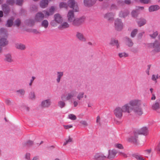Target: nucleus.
I'll use <instances>...</instances> for the list:
<instances>
[{
	"label": "nucleus",
	"mask_w": 160,
	"mask_h": 160,
	"mask_svg": "<svg viewBox=\"0 0 160 160\" xmlns=\"http://www.w3.org/2000/svg\"><path fill=\"white\" fill-rule=\"evenodd\" d=\"M106 158V157L101 153H96L94 156L93 159L94 160H104Z\"/></svg>",
	"instance_id": "9b49d317"
},
{
	"label": "nucleus",
	"mask_w": 160,
	"mask_h": 160,
	"mask_svg": "<svg viewBox=\"0 0 160 160\" xmlns=\"http://www.w3.org/2000/svg\"><path fill=\"white\" fill-rule=\"evenodd\" d=\"M69 25L67 22H64L62 23L58 27V28L60 30H62L63 29L68 28Z\"/></svg>",
	"instance_id": "5701e85b"
},
{
	"label": "nucleus",
	"mask_w": 160,
	"mask_h": 160,
	"mask_svg": "<svg viewBox=\"0 0 160 160\" xmlns=\"http://www.w3.org/2000/svg\"><path fill=\"white\" fill-rule=\"evenodd\" d=\"M58 106L61 108H63L65 106L66 103L63 101H61L58 102Z\"/></svg>",
	"instance_id": "58836bf2"
},
{
	"label": "nucleus",
	"mask_w": 160,
	"mask_h": 160,
	"mask_svg": "<svg viewBox=\"0 0 160 160\" xmlns=\"http://www.w3.org/2000/svg\"><path fill=\"white\" fill-rule=\"evenodd\" d=\"M118 42V40H115L114 39H112L109 43L110 44L114 46L115 44L116 45Z\"/></svg>",
	"instance_id": "8fccbe9b"
},
{
	"label": "nucleus",
	"mask_w": 160,
	"mask_h": 160,
	"mask_svg": "<svg viewBox=\"0 0 160 160\" xmlns=\"http://www.w3.org/2000/svg\"><path fill=\"white\" fill-rule=\"evenodd\" d=\"M152 108L154 110H156L160 108V106L158 102H156L152 106Z\"/></svg>",
	"instance_id": "c9c22d12"
},
{
	"label": "nucleus",
	"mask_w": 160,
	"mask_h": 160,
	"mask_svg": "<svg viewBox=\"0 0 160 160\" xmlns=\"http://www.w3.org/2000/svg\"><path fill=\"white\" fill-rule=\"evenodd\" d=\"M76 36L77 39L81 42H85L86 41V39L82 33L78 32H77Z\"/></svg>",
	"instance_id": "ddd939ff"
},
{
	"label": "nucleus",
	"mask_w": 160,
	"mask_h": 160,
	"mask_svg": "<svg viewBox=\"0 0 160 160\" xmlns=\"http://www.w3.org/2000/svg\"><path fill=\"white\" fill-rule=\"evenodd\" d=\"M30 154L29 153H27L26 154L25 158L28 160H30Z\"/></svg>",
	"instance_id": "680f3d73"
},
{
	"label": "nucleus",
	"mask_w": 160,
	"mask_h": 160,
	"mask_svg": "<svg viewBox=\"0 0 160 160\" xmlns=\"http://www.w3.org/2000/svg\"><path fill=\"white\" fill-rule=\"evenodd\" d=\"M130 51L134 53H136L138 52V50L137 48H132L130 49Z\"/></svg>",
	"instance_id": "e2e57ef3"
},
{
	"label": "nucleus",
	"mask_w": 160,
	"mask_h": 160,
	"mask_svg": "<svg viewBox=\"0 0 160 160\" xmlns=\"http://www.w3.org/2000/svg\"><path fill=\"white\" fill-rule=\"evenodd\" d=\"M60 8H67L68 7V4L67 3L63 2H61L59 4Z\"/></svg>",
	"instance_id": "f704fd0d"
},
{
	"label": "nucleus",
	"mask_w": 160,
	"mask_h": 160,
	"mask_svg": "<svg viewBox=\"0 0 160 160\" xmlns=\"http://www.w3.org/2000/svg\"><path fill=\"white\" fill-rule=\"evenodd\" d=\"M160 9L159 6L158 5H153L150 6L148 8L149 12L157 11Z\"/></svg>",
	"instance_id": "b1692460"
},
{
	"label": "nucleus",
	"mask_w": 160,
	"mask_h": 160,
	"mask_svg": "<svg viewBox=\"0 0 160 160\" xmlns=\"http://www.w3.org/2000/svg\"><path fill=\"white\" fill-rule=\"evenodd\" d=\"M68 118L69 119L72 120H75L77 118L76 116L72 114H69L68 115Z\"/></svg>",
	"instance_id": "09e8293b"
},
{
	"label": "nucleus",
	"mask_w": 160,
	"mask_h": 160,
	"mask_svg": "<svg viewBox=\"0 0 160 160\" xmlns=\"http://www.w3.org/2000/svg\"><path fill=\"white\" fill-rule=\"evenodd\" d=\"M21 24V20L19 18H17L14 21V26H16L17 27H19Z\"/></svg>",
	"instance_id": "e433bc0d"
},
{
	"label": "nucleus",
	"mask_w": 160,
	"mask_h": 160,
	"mask_svg": "<svg viewBox=\"0 0 160 160\" xmlns=\"http://www.w3.org/2000/svg\"><path fill=\"white\" fill-rule=\"evenodd\" d=\"M6 4L7 5L13 6L15 3V0H6Z\"/></svg>",
	"instance_id": "4c0bfd02"
},
{
	"label": "nucleus",
	"mask_w": 160,
	"mask_h": 160,
	"mask_svg": "<svg viewBox=\"0 0 160 160\" xmlns=\"http://www.w3.org/2000/svg\"><path fill=\"white\" fill-rule=\"evenodd\" d=\"M57 78L56 79L57 82L59 83L60 81V79L63 75V72H57Z\"/></svg>",
	"instance_id": "7c9ffc66"
},
{
	"label": "nucleus",
	"mask_w": 160,
	"mask_h": 160,
	"mask_svg": "<svg viewBox=\"0 0 160 160\" xmlns=\"http://www.w3.org/2000/svg\"><path fill=\"white\" fill-rule=\"evenodd\" d=\"M48 4V0H42L40 2V6L42 8H46Z\"/></svg>",
	"instance_id": "393cba45"
},
{
	"label": "nucleus",
	"mask_w": 160,
	"mask_h": 160,
	"mask_svg": "<svg viewBox=\"0 0 160 160\" xmlns=\"http://www.w3.org/2000/svg\"><path fill=\"white\" fill-rule=\"evenodd\" d=\"M115 146L116 148H117L120 149H122L123 148L122 145L120 143L115 144Z\"/></svg>",
	"instance_id": "5fc2aeb1"
},
{
	"label": "nucleus",
	"mask_w": 160,
	"mask_h": 160,
	"mask_svg": "<svg viewBox=\"0 0 160 160\" xmlns=\"http://www.w3.org/2000/svg\"><path fill=\"white\" fill-rule=\"evenodd\" d=\"M43 12L44 13L45 16H49L51 15L50 13L49 12H48L47 11L44 10L43 11Z\"/></svg>",
	"instance_id": "0e129e2a"
},
{
	"label": "nucleus",
	"mask_w": 160,
	"mask_h": 160,
	"mask_svg": "<svg viewBox=\"0 0 160 160\" xmlns=\"http://www.w3.org/2000/svg\"><path fill=\"white\" fill-rule=\"evenodd\" d=\"M128 14V13L126 12H122L120 14V15H121L120 17H122L123 18H125V17L127 16Z\"/></svg>",
	"instance_id": "6e6d98bb"
},
{
	"label": "nucleus",
	"mask_w": 160,
	"mask_h": 160,
	"mask_svg": "<svg viewBox=\"0 0 160 160\" xmlns=\"http://www.w3.org/2000/svg\"><path fill=\"white\" fill-rule=\"evenodd\" d=\"M51 101L50 99H48L43 101L41 103V106L42 108L49 107L51 105Z\"/></svg>",
	"instance_id": "f8f14e48"
},
{
	"label": "nucleus",
	"mask_w": 160,
	"mask_h": 160,
	"mask_svg": "<svg viewBox=\"0 0 160 160\" xmlns=\"http://www.w3.org/2000/svg\"><path fill=\"white\" fill-rule=\"evenodd\" d=\"M63 127L65 129H67L72 128V125H64Z\"/></svg>",
	"instance_id": "338daca9"
},
{
	"label": "nucleus",
	"mask_w": 160,
	"mask_h": 160,
	"mask_svg": "<svg viewBox=\"0 0 160 160\" xmlns=\"http://www.w3.org/2000/svg\"><path fill=\"white\" fill-rule=\"evenodd\" d=\"M141 3L144 4L148 3L150 2V0H139Z\"/></svg>",
	"instance_id": "4d7b16f0"
},
{
	"label": "nucleus",
	"mask_w": 160,
	"mask_h": 160,
	"mask_svg": "<svg viewBox=\"0 0 160 160\" xmlns=\"http://www.w3.org/2000/svg\"><path fill=\"white\" fill-rule=\"evenodd\" d=\"M25 23L28 26L31 27L34 25L35 22L34 20L32 19H29L26 20L25 21Z\"/></svg>",
	"instance_id": "bb28decb"
},
{
	"label": "nucleus",
	"mask_w": 160,
	"mask_h": 160,
	"mask_svg": "<svg viewBox=\"0 0 160 160\" xmlns=\"http://www.w3.org/2000/svg\"><path fill=\"white\" fill-rule=\"evenodd\" d=\"M15 47L17 49L21 50H25L26 48L25 45L22 43H16Z\"/></svg>",
	"instance_id": "4be33fe9"
},
{
	"label": "nucleus",
	"mask_w": 160,
	"mask_h": 160,
	"mask_svg": "<svg viewBox=\"0 0 160 160\" xmlns=\"http://www.w3.org/2000/svg\"><path fill=\"white\" fill-rule=\"evenodd\" d=\"M131 15L132 17L136 18L137 17L138 15V13L137 11L133 10L131 12Z\"/></svg>",
	"instance_id": "de8ad7c7"
},
{
	"label": "nucleus",
	"mask_w": 160,
	"mask_h": 160,
	"mask_svg": "<svg viewBox=\"0 0 160 160\" xmlns=\"http://www.w3.org/2000/svg\"><path fill=\"white\" fill-rule=\"evenodd\" d=\"M84 16H82L79 18H76L72 22V25L75 27H78L82 25L85 20Z\"/></svg>",
	"instance_id": "f257e3e1"
},
{
	"label": "nucleus",
	"mask_w": 160,
	"mask_h": 160,
	"mask_svg": "<svg viewBox=\"0 0 160 160\" xmlns=\"http://www.w3.org/2000/svg\"><path fill=\"white\" fill-rule=\"evenodd\" d=\"M2 9L5 14V16H7L9 14L10 11V7L6 4H2Z\"/></svg>",
	"instance_id": "6e6552de"
},
{
	"label": "nucleus",
	"mask_w": 160,
	"mask_h": 160,
	"mask_svg": "<svg viewBox=\"0 0 160 160\" xmlns=\"http://www.w3.org/2000/svg\"><path fill=\"white\" fill-rule=\"evenodd\" d=\"M129 104L132 106V107L131 108L132 109V108H135V107H136L140 106L141 104V101L138 100H132L129 102Z\"/></svg>",
	"instance_id": "423d86ee"
},
{
	"label": "nucleus",
	"mask_w": 160,
	"mask_h": 160,
	"mask_svg": "<svg viewBox=\"0 0 160 160\" xmlns=\"http://www.w3.org/2000/svg\"><path fill=\"white\" fill-rule=\"evenodd\" d=\"M14 18H12L7 20L5 25L8 27H11L13 25Z\"/></svg>",
	"instance_id": "c756f323"
},
{
	"label": "nucleus",
	"mask_w": 160,
	"mask_h": 160,
	"mask_svg": "<svg viewBox=\"0 0 160 160\" xmlns=\"http://www.w3.org/2000/svg\"><path fill=\"white\" fill-rule=\"evenodd\" d=\"M138 32V30L137 29H133L131 32V37L132 38H134L137 33Z\"/></svg>",
	"instance_id": "ea45409f"
},
{
	"label": "nucleus",
	"mask_w": 160,
	"mask_h": 160,
	"mask_svg": "<svg viewBox=\"0 0 160 160\" xmlns=\"http://www.w3.org/2000/svg\"><path fill=\"white\" fill-rule=\"evenodd\" d=\"M38 10V8L36 6L34 5H32L30 7V10L31 11H36Z\"/></svg>",
	"instance_id": "a19ab883"
},
{
	"label": "nucleus",
	"mask_w": 160,
	"mask_h": 160,
	"mask_svg": "<svg viewBox=\"0 0 160 160\" xmlns=\"http://www.w3.org/2000/svg\"><path fill=\"white\" fill-rule=\"evenodd\" d=\"M29 98L31 99H34L35 95L34 92H31L29 94Z\"/></svg>",
	"instance_id": "3c124183"
},
{
	"label": "nucleus",
	"mask_w": 160,
	"mask_h": 160,
	"mask_svg": "<svg viewBox=\"0 0 160 160\" xmlns=\"http://www.w3.org/2000/svg\"><path fill=\"white\" fill-rule=\"evenodd\" d=\"M68 6L72 8L74 12H78L79 11L78 4L75 0H69L68 2Z\"/></svg>",
	"instance_id": "7ed1b4c3"
},
{
	"label": "nucleus",
	"mask_w": 160,
	"mask_h": 160,
	"mask_svg": "<svg viewBox=\"0 0 160 160\" xmlns=\"http://www.w3.org/2000/svg\"><path fill=\"white\" fill-rule=\"evenodd\" d=\"M158 31H156L153 33L152 34H150L149 36L152 38H155L156 37L158 36Z\"/></svg>",
	"instance_id": "c03bdc74"
},
{
	"label": "nucleus",
	"mask_w": 160,
	"mask_h": 160,
	"mask_svg": "<svg viewBox=\"0 0 160 160\" xmlns=\"http://www.w3.org/2000/svg\"><path fill=\"white\" fill-rule=\"evenodd\" d=\"M138 26L141 27L146 23L147 21L144 18H140L139 21L137 22Z\"/></svg>",
	"instance_id": "c85d7f7f"
},
{
	"label": "nucleus",
	"mask_w": 160,
	"mask_h": 160,
	"mask_svg": "<svg viewBox=\"0 0 160 160\" xmlns=\"http://www.w3.org/2000/svg\"><path fill=\"white\" fill-rule=\"evenodd\" d=\"M115 28L116 30L121 31L123 28V23L122 20L120 19L117 18L114 22Z\"/></svg>",
	"instance_id": "f03ea898"
},
{
	"label": "nucleus",
	"mask_w": 160,
	"mask_h": 160,
	"mask_svg": "<svg viewBox=\"0 0 160 160\" xmlns=\"http://www.w3.org/2000/svg\"><path fill=\"white\" fill-rule=\"evenodd\" d=\"M33 144V142L32 141L29 140L24 144V146L27 147H29Z\"/></svg>",
	"instance_id": "72a5a7b5"
},
{
	"label": "nucleus",
	"mask_w": 160,
	"mask_h": 160,
	"mask_svg": "<svg viewBox=\"0 0 160 160\" xmlns=\"http://www.w3.org/2000/svg\"><path fill=\"white\" fill-rule=\"evenodd\" d=\"M17 92L19 93L21 95H24L25 93V91L23 89H20L16 91Z\"/></svg>",
	"instance_id": "864d4df0"
},
{
	"label": "nucleus",
	"mask_w": 160,
	"mask_h": 160,
	"mask_svg": "<svg viewBox=\"0 0 160 160\" xmlns=\"http://www.w3.org/2000/svg\"><path fill=\"white\" fill-rule=\"evenodd\" d=\"M118 153L119 155L123 156L124 157H127V155L125 153L121 152H119Z\"/></svg>",
	"instance_id": "69168bd1"
},
{
	"label": "nucleus",
	"mask_w": 160,
	"mask_h": 160,
	"mask_svg": "<svg viewBox=\"0 0 160 160\" xmlns=\"http://www.w3.org/2000/svg\"><path fill=\"white\" fill-rule=\"evenodd\" d=\"M80 123L81 124H82L83 125L85 126H87L88 125V124L87 122L85 121H83V120L81 121L80 122Z\"/></svg>",
	"instance_id": "052dcab7"
},
{
	"label": "nucleus",
	"mask_w": 160,
	"mask_h": 160,
	"mask_svg": "<svg viewBox=\"0 0 160 160\" xmlns=\"http://www.w3.org/2000/svg\"><path fill=\"white\" fill-rule=\"evenodd\" d=\"M145 33L144 32H143L139 33L138 35V39H140L142 38L143 34Z\"/></svg>",
	"instance_id": "13d9d810"
},
{
	"label": "nucleus",
	"mask_w": 160,
	"mask_h": 160,
	"mask_svg": "<svg viewBox=\"0 0 160 160\" xmlns=\"http://www.w3.org/2000/svg\"><path fill=\"white\" fill-rule=\"evenodd\" d=\"M32 32L36 34L40 33V32L36 29H33L32 31Z\"/></svg>",
	"instance_id": "774afa93"
},
{
	"label": "nucleus",
	"mask_w": 160,
	"mask_h": 160,
	"mask_svg": "<svg viewBox=\"0 0 160 160\" xmlns=\"http://www.w3.org/2000/svg\"><path fill=\"white\" fill-rule=\"evenodd\" d=\"M41 26L44 27L45 28H47L49 25V23L47 20L45 19L43 20L41 23Z\"/></svg>",
	"instance_id": "2f4dec72"
},
{
	"label": "nucleus",
	"mask_w": 160,
	"mask_h": 160,
	"mask_svg": "<svg viewBox=\"0 0 160 160\" xmlns=\"http://www.w3.org/2000/svg\"><path fill=\"white\" fill-rule=\"evenodd\" d=\"M118 56L120 58H121L123 57H127L128 56V54H127L125 52H122L119 53L118 54Z\"/></svg>",
	"instance_id": "49530a36"
},
{
	"label": "nucleus",
	"mask_w": 160,
	"mask_h": 160,
	"mask_svg": "<svg viewBox=\"0 0 160 160\" xmlns=\"http://www.w3.org/2000/svg\"><path fill=\"white\" fill-rule=\"evenodd\" d=\"M75 93L74 92H71L68 94L67 97L66 98L65 100H69L75 96Z\"/></svg>",
	"instance_id": "473e14b6"
},
{
	"label": "nucleus",
	"mask_w": 160,
	"mask_h": 160,
	"mask_svg": "<svg viewBox=\"0 0 160 160\" xmlns=\"http://www.w3.org/2000/svg\"><path fill=\"white\" fill-rule=\"evenodd\" d=\"M138 134H143L144 135H147L148 134V130L146 127H143L140 130L136 131Z\"/></svg>",
	"instance_id": "dca6fc26"
},
{
	"label": "nucleus",
	"mask_w": 160,
	"mask_h": 160,
	"mask_svg": "<svg viewBox=\"0 0 160 160\" xmlns=\"http://www.w3.org/2000/svg\"><path fill=\"white\" fill-rule=\"evenodd\" d=\"M84 93L83 92H80L79 93L77 98L78 100H80L81 99L84 97Z\"/></svg>",
	"instance_id": "37998d69"
},
{
	"label": "nucleus",
	"mask_w": 160,
	"mask_h": 160,
	"mask_svg": "<svg viewBox=\"0 0 160 160\" xmlns=\"http://www.w3.org/2000/svg\"><path fill=\"white\" fill-rule=\"evenodd\" d=\"M55 8L53 6H52L49 9V12L51 15H52L54 13Z\"/></svg>",
	"instance_id": "603ef678"
},
{
	"label": "nucleus",
	"mask_w": 160,
	"mask_h": 160,
	"mask_svg": "<svg viewBox=\"0 0 160 160\" xmlns=\"http://www.w3.org/2000/svg\"><path fill=\"white\" fill-rule=\"evenodd\" d=\"M95 1L93 0H84V3L86 6L90 7L95 4Z\"/></svg>",
	"instance_id": "aec40b11"
},
{
	"label": "nucleus",
	"mask_w": 160,
	"mask_h": 160,
	"mask_svg": "<svg viewBox=\"0 0 160 160\" xmlns=\"http://www.w3.org/2000/svg\"><path fill=\"white\" fill-rule=\"evenodd\" d=\"M72 141V138H71L69 136V139L68 140H66L65 142L63 143V146H65L68 143L71 142Z\"/></svg>",
	"instance_id": "a18cd8bd"
},
{
	"label": "nucleus",
	"mask_w": 160,
	"mask_h": 160,
	"mask_svg": "<svg viewBox=\"0 0 160 160\" xmlns=\"http://www.w3.org/2000/svg\"><path fill=\"white\" fill-rule=\"evenodd\" d=\"M124 38L126 45L128 47H132L133 46L134 43L131 38L127 36L125 37Z\"/></svg>",
	"instance_id": "4468645a"
},
{
	"label": "nucleus",
	"mask_w": 160,
	"mask_h": 160,
	"mask_svg": "<svg viewBox=\"0 0 160 160\" xmlns=\"http://www.w3.org/2000/svg\"><path fill=\"white\" fill-rule=\"evenodd\" d=\"M153 48L154 49L152 51L156 52H160V42L157 40H156L154 42Z\"/></svg>",
	"instance_id": "9d476101"
},
{
	"label": "nucleus",
	"mask_w": 160,
	"mask_h": 160,
	"mask_svg": "<svg viewBox=\"0 0 160 160\" xmlns=\"http://www.w3.org/2000/svg\"><path fill=\"white\" fill-rule=\"evenodd\" d=\"M104 17L109 22L112 21L113 19V15L112 12H108L106 14Z\"/></svg>",
	"instance_id": "6ab92c4d"
},
{
	"label": "nucleus",
	"mask_w": 160,
	"mask_h": 160,
	"mask_svg": "<svg viewBox=\"0 0 160 160\" xmlns=\"http://www.w3.org/2000/svg\"><path fill=\"white\" fill-rule=\"evenodd\" d=\"M138 134L137 132H133V136H131L128 139V141L135 144L137 143Z\"/></svg>",
	"instance_id": "39448f33"
},
{
	"label": "nucleus",
	"mask_w": 160,
	"mask_h": 160,
	"mask_svg": "<svg viewBox=\"0 0 160 160\" xmlns=\"http://www.w3.org/2000/svg\"><path fill=\"white\" fill-rule=\"evenodd\" d=\"M122 112H127L130 113L131 110V108H130L128 104H126L122 107L121 108Z\"/></svg>",
	"instance_id": "412c9836"
},
{
	"label": "nucleus",
	"mask_w": 160,
	"mask_h": 160,
	"mask_svg": "<svg viewBox=\"0 0 160 160\" xmlns=\"http://www.w3.org/2000/svg\"><path fill=\"white\" fill-rule=\"evenodd\" d=\"M132 110H133L136 114L140 116L143 113L142 109L140 106L135 107V108H132Z\"/></svg>",
	"instance_id": "f3484780"
},
{
	"label": "nucleus",
	"mask_w": 160,
	"mask_h": 160,
	"mask_svg": "<svg viewBox=\"0 0 160 160\" xmlns=\"http://www.w3.org/2000/svg\"><path fill=\"white\" fill-rule=\"evenodd\" d=\"M117 151L115 149H113L111 151L110 150L108 151V158L109 159H112L114 158L116 154L118 153Z\"/></svg>",
	"instance_id": "2eb2a0df"
},
{
	"label": "nucleus",
	"mask_w": 160,
	"mask_h": 160,
	"mask_svg": "<svg viewBox=\"0 0 160 160\" xmlns=\"http://www.w3.org/2000/svg\"><path fill=\"white\" fill-rule=\"evenodd\" d=\"M159 77L158 76V75H157L156 77L154 75H153L152 76V80L155 81H156L157 79Z\"/></svg>",
	"instance_id": "bf43d9fd"
},
{
	"label": "nucleus",
	"mask_w": 160,
	"mask_h": 160,
	"mask_svg": "<svg viewBox=\"0 0 160 160\" xmlns=\"http://www.w3.org/2000/svg\"><path fill=\"white\" fill-rule=\"evenodd\" d=\"M44 14L41 12H39L36 13L34 18L36 21L40 22L44 19Z\"/></svg>",
	"instance_id": "1a4fd4ad"
},
{
	"label": "nucleus",
	"mask_w": 160,
	"mask_h": 160,
	"mask_svg": "<svg viewBox=\"0 0 160 160\" xmlns=\"http://www.w3.org/2000/svg\"><path fill=\"white\" fill-rule=\"evenodd\" d=\"M23 2V0H16L15 3L16 5L21 6H22Z\"/></svg>",
	"instance_id": "79ce46f5"
},
{
	"label": "nucleus",
	"mask_w": 160,
	"mask_h": 160,
	"mask_svg": "<svg viewBox=\"0 0 160 160\" xmlns=\"http://www.w3.org/2000/svg\"><path fill=\"white\" fill-rule=\"evenodd\" d=\"M8 43V41L7 39L4 38H1L0 40V46L4 47Z\"/></svg>",
	"instance_id": "a878e982"
},
{
	"label": "nucleus",
	"mask_w": 160,
	"mask_h": 160,
	"mask_svg": "<svg viewBox=\"0 0 160 160\" xmlns=\"http://www.w3.org/2000/svg\"><path fill=\"white\" fill-rule=\"evenodd\" d=\"M54 20L57 23L60 24L62 21V18L59 13H57L54 15Z\"/></svg>",
	"instance_id": "a211bd4d"
},
{
	"label": "nucleus",
	"mask_w": 160,
	"mask_h": 160,
	"mask_svg": "<svg viewBox=\"0 0 160 160\" xmlns=\"http://www.w3.org/2000/svg\"><path fill=\"white\" fill-rule=\"evenodd\" d=\"M122 112L121 108L119 107L116 108L114 111V114L117 118L119 119H121L122 117Z\"/></svg>",
	"instance_id": "0eeeda50"
},
{
	"label": "nucleus",
	"mask_w": 160,
	"mask_h": 160,
	"mask_svg": "<svg viewBox=\"0 0 160 160\" xmlns=\"http://www.w3.org/2000/svg\"><path fill=\"white\" fill-rule=\"evenodd\" d=\"M4 60L5 61L9 62H11L13 61L12 59V56L11 54L8 53L5 55Z\"/></svg>",
	"instance_id": "cd10ccee"
},
{
	"label": "nucleus",
	"mask_w": 160,
	"mask_h": 160,
	"mask_svg": "<svg viewBox=\"0 0 160 160\" xmlns=\"http://www.w3.org/2000/svg\"><path fill=\"white\" fill-rule=\"evenodd\" d=\"M74 12V11L73 10H70L68 11L67 15L68 21L71 23L74 20V19H75L76 18L75 17Z\"/></svg>",
	"instance_id": "20e7f679"
}]
</instances>
